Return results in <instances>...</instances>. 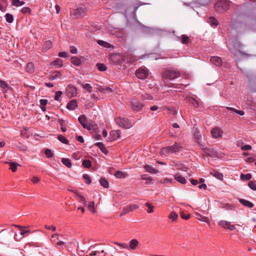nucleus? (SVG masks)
<instances>
[{
    "mask_svg": "<svg viewBox=\"0 0 256 256\" xmlns=\"http://www.w3.org/2000/svg\"><path fill=\"white\" fill-rule=\"evenodd\" d=\"M62 95V92L61 91H58L56 93V95L54 96V100H56L58 101L60 100V98Z\"/></svg>",
    "mask_w": 256,
    "mask_h": 256,
    "instance_id": "nucleus-54",
    "label": "nucleus"
},
{
    "mask_svg": "<svg viewBox=\"0 0 256 256\" xmlns=\"http://www.w3.org/2000/svg\"><path fill=\"white\" fill-rule=\"evenodd\" d=\"M210 61L216 66H220L222 64V60L218 56H212Z\"/></svg>",
    "mask_w": 256,
    "mask_h": 256,
    "instance_id": "nucleus-14",
    "label": "nucleus"
},
{
    "mask_svg": "<svg viewBox=\"0 0 256 256\" xmlns=\"http://www.w3.org/2000/svg\"><path fill=\"white\" fill-rule=\"evenodd\" d=\"M95 146H98L104 154H106L108 153V150L102 142H98L95 144Z\"/></svg>",
    "mask_w": 256,
    "mask_h": 256,
    "instance_id": "nucleus-23",
    "label": "nucleus"
},
{
    "mask_svg": "<svg viewBox=\"0 0 256 256\" xmlns=\"http://www.w3.org/2000/svg\"><path fill=\"white\" fill-rule=\"evenodd\" d=\"M22 12L24 14L29 13L30 12V10L28 8H24L22 10Z\"/></svg>",
    "mask_w": 256,
    "mask_h": 256,
    "instance_id": "nucleus-64",
    "label": "nucleus"
},
{
    "mask_svg": "<svg viewBox=\"0 0 256 256\" xmlns=\"http://www.w3.org/2000/svg\"><path fill=\"white\" fill-rule=\"evenodd\" d=\"M116 121V124L122 128H129L132 126L131 122L126 118H117Z\"/></svg>",
    "mask_w": 256,
    "mask_h": 256,
    "instance_id": "nucleus-5",
    "label": "nucleus"
},
{
    "mask_svg": "<svg viewBox=\"0 0 256 256\" xmlns=\"http://www.w3.org/2000/svg\"><path fill=\"white\" fill-rule=\"evenodd\" d=\"M58 140L63 144H68V140L62 135H59Z\"/></svg>",
    "mask_w": 256,
    "mask_h": 256,
    "instance_id": "nucleus-38",
    "label": "nucleus"
},
{
    "mask_svg": "<svg viewBox=\"0 0 256 256\" xmlns=\"http://www.w3.org/2000/svg\"><path fill=\"white\" fill-rule=\"evenodd\" d=\"M252 149V146L250 144H245L242 147L243 150H248Z\"/></svg>",
    "mask_w": 256,
    "mask_h": 256,
    "instance_id": "nucleus-58",
    "label": "nucleus"
},
{
    "mask_svg": "<svg viewBox=\"0 0 256 256\" xmlns=\"http://www.w3.org/2000/svg\"><path fill=\"white\" fill-rule=\"evenodd\" d=\"M80 202L82 203L84 206H86L87 202L84 197L83 196H80Z\"/></svg>",
    "mask_w": 256,
    "mask_h": 256,
    "instance_id": "nucleus-59",
    "label": "nucleus"
},
{
    "mask_svg": "<svg viewBox=\"0 0 256 256\" xmlns=\"http://www.w3.org/2000/svg\"><path fill=\"white\" fill-rule=\"evenodd\" d=\"M112 134L114 136V138L117 139L120 137V130L112 132Z\"/></svg>",
    "mask_w": 256,
    "mask_h": 256,
    "instance_id": "nucleus-50",
    "label": "nucleus"
},
{
    "mask_svg": "<svg viewBox=\"0 0 256 256\" xmlns=\"http://www.w3.org/2000/svg\"><path fill=\"white\" fill-rule=\"evenodd\" d=\"M96 124H90L89 122L88 124V128H86L85 129H86L88 130H94L96 129Z\"/></svg>",
    "mask_w": 256,
    "mask_h": 256,
    "instance_id": "nucleus-48",
    "label": "nucleus"
},
{
    "mask_svg": "<svg viewBox=\"0 0 256 256\" xmlns=\"http://www.w3.org/2000/svg\"><path fill=\"white\" fill-rule=\"evenodd\" d=\"M62 162L64 165H65L68 168H70L72 166L70 160L68 158H62Z\"/></svg>",
    "mask_w": 256,
    "mask_h": 256,
    "instance_id": "nucleus-31",
    "label": "nucleus"
},
{
    "mask_svg": "<svg viewBox=\"0 0 256 256\" xmlns=\"http://www.w3.org/2000/svg\"><path fill=\"white\" fill-rule=\"evenodd\" d=\"M139 206L136 204H132L126 206L124 207L120 213V216H122L130 212H132L138 209Z\"/></svg>",
    "mask_w": 256,
    "mask_h": 256,
    "instance_id": "nucleus-7",
    "label": "nucleus"
},
{
    "mask_svg": "<svg viewBox=\"0 0 256 256\" xmlns=\"http://www.w3.org/2000/svg\"><path fill=\"white\" fill-rule=\"evenodd\" d=\"M25 4L24 1H20V0H12V4L16 6H20L24 5Z\"/></svg>",
    "mask_w": 256,
    "mask_h": 256,
    "instance_id": "nucleus-27",
    "label": "nucleus"
},
{
    "mask_svg": "<svg viewBox=\"0 0 256 256\" xmlns=\"http://www.w3.org/2000/svg\"><path fill=\"white\" fill-rule=\"evenodd\" d=\"M0 88H2V92L6 93L10 88L8 84L4 80H0Z\"/></svg>",
    "mask_w": 256,
    "mask_h": 256,
    "instance_id": "nucleus-15",
    "label": "nucleus"
},
{
    "mask_svg": "<svg viewBox=\"0 0 256 256\" xmlns=\"http://www.w3.org/2000/svg\"><path fill=\"white\" fill-rule=\"evenodd\" d=\"M76 140L81 142V143H84V139L83 138L82 136H76Z\"/></svg>",
    "mask_w": 256,
    "mask_h": 256,
    "instance_id": "nucleus-63",
    "label": "nucleus"
},
{
    "mask_svg": "<svg viewBox=\"0 0 256 256\" xmlns=\"http://www.w3.org/2000/svg\"><path fill=\"white\" fill-rule=\"evenodd\" d=\"M58 56L60 57L65 58L68 56V53L64 52H60L58 54Z\"/></svg>",
    "mask_w": 256,
    "mask_h": 256,
    "instance_id": "nucleus-61",
    "label": "nucleus"
},
{
    "mask_svg": "<svg viewBox=\"0 0 256 256\" xmlns=\"http://www.w3.org/2000/svg\"><path fill=\"white\" fill-rule=\"evenodd\" d=\"M208 22L213 26H216L218 24V20L214 17H210L209 18Z\"/></svg>",
    "mask_w": 256,
    "mask_h": 256,
    "instance_id": "nucleus-29",
    "label": "nucleus"
},
{
    "mask_svg": "<svg viewBox=\"0 0 256 256\" xmlns=\"http://www.w3.org/2000/svg\"><path fill=\"white\" fill-rule=\"evenodd\" d=\"M98 44L100 46H103L104 47H108V46L110 44L107 42L103 41L102 40H98Z\"/></svg>",
    "mask_w": 256,
    "mask_h": 256,
    "instance_id": "nucleus-51",
    "label": "nucleus"
},
{
    "mask_svg": "<svg viewBox=\"0 0 256 256\" xmlns=\"http://www.w3.org/2000/svg\"><path fill=\"white\" fill-rule=\"evenodd\" d=\"M78 106L77 102L75 100H70L67 104L66 108L70 110H75Z\"/></svg>",
    "mask_w": 256,
    "mask_h": 256,
    "instance_id": "nucleus-13",
    "label": "nucleus"
},
{
    "mask_svg": "<svg viewBox=\"0 0 256 256\" xmlns=\"http://www.w3.org/2000/svg\"><path fill=\"white\" fill-rule=\"evenodd\" d=\"M190 102L192 104V105L196 108H198L199 106V103L198 102H197L194 98L190 100Z\"/></svg>",
    "mask_w": 256,
    "mask_h": 256,
    "instance_id": "nucleus-52",
    "label": "nucleus"
},
{
    "mask_svg": "<svg viewBox=\"0 0 256 256\" xmlns=\"http://www.w3.org/2000/svg\"><path fill=\"white\" fill-rule=\"evenodd\" d=\"M180 76V72L178 71L172 69H166L162 72V77L165 79L172 80Z\"/></svg>",
    "mask_w": 256,
    "mask_h": 256,
    "instance_id": "nucleus-2",
    "label": "nucleus"
},
{
    "mask_svg": "<svg viewBox=\"0 0 256 256\" xmlns=\"http://www.w3.org/2000/svg\"><path fill=\"white\" fill-rule=\"evenodd\" d=\"M212 137L214 138H218L222 136L223 130L219 127H214L211 130Z\"/></svg>",
    "mask_w": 256,
    "mask_h": 256,
    "instance_id": "nucleus-10",
    "label": "nucleus"
},
{
    "mask_svg": "<svg viewBox=\"0 0 256 256\" xmlns=\"http://www.w3.org/2000/svg\"><path fill=\"white\" fill-rule=\"evenodd\" d=\"M72 16L75 18H79L85 14V9L83 8H78L71 11Z\"/></svg>",
    "mask_w": 256,
    "mask_h": 256,
    "instance_id": "nucleus-6",
    "label": "nucleus"
},
{
    "mask_svg": "<svg viewBox=\"0 0 256 256\" xmlns=\"http://www.w3.org/2000/svg\"><path fill=\"white\" fill-rule=\"evenodd\" d=\"M210 174L218 180H222L223 178V174L220 172H211Z\"/></svg>",
    "mask_w": 256,
    "mask_h": 256,
    "instance_id": "nucleus-32",
    "label": "nucleus"
},
{
    "mask_svg": "<svg viewBox=\"0 0 256 256\" xmlns=\"http://www.w3.org/2000/svg\"><path fill=\"white\" fill-rule=\"evenodd\" d=\"M138 241L136 239H132L130 242V244H128V250H134L138 246Z\"/></svg>",
    "mask_w": 256,
    "mask_h": 256,
    "instance_id": "nucleus-20",
    "label": "nucleus"
},
{
    "mask_svg": "<svg viewBox=\"0 0 256 256\" xmlns=\"http://www.w3.org/2000/svg\"><path fill=\"white\" fill-rule=\"evenodd\" d=\"M248 186L250 189L252 190H253L256 191V182L252 181L250 182L248 184Z\"/></svg>",
    "mask_w": 256,
    "mask_h": 256,
    "instance_id": "nucleus-47",
    "label": "nucleus"
},
{
    "mask_svg": "<svg viewBox=\"0 0 256 256\" xmlns=\"http://www.w3.org/2000/svg\"><path fill=\"white\" fill-rule=\"evenodd\" d=\"M82 177L85 180L86 183L88 184H90L91 183V178L88 174H83Z\"/></svg>",
    "mask_w": 256,
    "mask_h": 256,
    "instance_id": "nucleus-41",
    "label": "nucleus"
},
{
    "mask_svg": "<svg viewBox=\"0 0 256 256\" xmlns=\"http://www.w3.org/2000/svg\"><path fill=\"white\" fill-rule=\"evenodd\" d=\"M218 224L222 228L228 229L231 222L226 220H222L218 222Z\"/></svg>",
    "mask_w": 256,
    "mask_h": 256,
    "instance_id": "nucleus-22",
    "label": "nucleus"
},
{
    "mask_svg": "<svg viewBox=\"0 0 256 256\" xmlns=\"http://www.w3.org/2000/svg\"><path fill=\"white\" fill-rule=\"evenodd\" d=\"M114 244L120 246V247H122L123 248L128 249V244H126L119 243L118 242H115Z\"/></svg>",
    "mask_w": 256,
    "mask_h": 256,
    "instance_id": "nucleus-49",
    "label": "nucleus"
},
{
    "mask_svg": "<svg viewBox=\"0 0 256 256\" xmlns=\"http://www.w3.org/2000/svg\"><path fill=\"white\" fill-rule=\"evenodd\" d=\"M82 88L86 90H87L88 92H91L92 91V87L89 84H86L82 86Z\"/></svg>",
    "mask_w": 256,
    "mask_h": 256,
    "instance_id": "nucleus-36",
    "label": "nucleus"
},
{
    "mask_svg": "<svg viewBox=\"0 0 256 256\" xmlns=\"http://www.w3.org/2000/svg\"><path fill=\"white\" fill-rule=\"evenodd\" d=\"M182 148V145L176 142L171 146L162 148L160 150V154L162 156H166L170 154L176 153L179 152Z\"/></svg>",
    "mask_w": 256,
    "mask_h": 256,
    "instance_id": "nucleus-1",
    "label": "nucleus"
},
{
    "mask_svg": "<svg viewBox=\"0 0 256 256\" xmlns=\"http://www.w3.org/2000/svg\"><path fill=\"white\" fill-rule=\"evenodd\" d=\"M66 92L67 96L70 98L76 96L77 94L76 88L72 86H68L66 89Z\"/></svg>",
    "mask_w": 256,
    "mask_h": 256,
    "instance_id": "nucleus-11",
    "label": "nucleus"
},
{
    "mask_svg": "<svg viewBox=\"0 0 256 256\" xmlns=\"http://www.w3.org/2000/svg\"><path fill=\"white\" fill-rule=\"evenodd\" d=\"M19 166V164L16 162H13L11 163V164L10 165V169L12 172H14L17 170V166Z\"/></svg>",
    "mask_w": 256,
    "mask_h": 256,
    "instance_id": "nucleus-43",
    "label": "nucleus"
},
{
    "mask_svg": "<svg viewBox=\"0 0 256 256\" xmlns=\"http://www.w3.org/2000/svg\"><path fill=\"white\" fill-rule=\"evenodd\" d=\"M180 216L182 218L187 220L190 218V215L188 214H185L184 212H181Z\"/></svg>",
    "mask_w": 256,
    "mask_h": 256,
    "instance_id": "nucleus-55",
    "label": "nucleus"
},
{
    "mask_svg": "<svg viewBox=\"0 0 256 256\" xmlns=\"http://www.w3.org/2000/svg\"><path fill=\"white\" fill-rule=\"evenodd\" d=\"M215 9L219 13H222L228 10L230 3L227 0H219L215 4Z\"/></svg>",
    "mask_w": 256,
    "mask_h": 256,
    "instance_id": "nucleus-3",
    "label": "nucleus"
},
{
    "mask_svg": "<svg viewBox=\"0 0 256 256\" xmlns=\"http://www.w3.org/2000/svg\"><path fill=\"white\" fill-rule=\"evenodd\" d=\"M96 67H97L98 69L100 71H101V72H104L106 70V66L103 64H100V63L97 64Z\"/></svg>",
    "mask_w": 256,
    "mask_h": 256,
    "instance_id": "nucleus-39",
    "label": "nucleus"
},
{
    "mask_svg": "<svg viewBox=\"0 0 256 256\" xmlns=\"http://www.w3.org/2000/svg\"><path fill=\"white\" fill-rule=\"evenodd\" d=\"M100 183L104 188H108L109 186L108 182L105 178H102L100 180Z\"/></svg>",
    "mask_w": 256,
    "mask_h": 256,
    "instance_id": "nucleus-28",
    "label": "nucleus"
},
{
    "mask_svg": "<svg viewBox=\"0 0 256 256\" xmlns=\"http://www.w3.org/2000/svg\"><path fill=\"white\" fill-rule=\"evenodd\" d=\"M141 178L144 180H146V184H149L152 180V178L148 174H143L141 176Z\"/></svg>",
    "mask_w": 256,
    "mask_h": 256,
    "instance_id": "nucleus-33",
    "label": "nucleus"
},
{
    "mask_svg": "<svg viewBox=\"0 0 256 256\" xmlns=\"http://www.w3.org/2000/svg\"><path fill=\"white\" fill-rule=\"evenodd\" d=\"M174 178L180 183L185 184L186 182V179L179 174H175Z\"/></svg>",
    "mask_w": 256,
    "mask_h": 256,
    "instance_id": "nucleus-19",
    "label": "nucleus"
},
{
    "mask_svg": "<svg viewBox=\"0 0 256 256\" xmlns=\"http://www.w3.org/2000/svg\"><path fill=\"white\" fill-rule=\"evenodd\" d=\"M145 206H147L148 208V210H147V212L148 213H152L154 212V206H152L151 204L146 202L145 204Z\"/></svg>",
    "mask_w": 256,
    "mask_h": 256,
    "instance_id": "nucleus-42",
    "label": "nucleus"
},
{
    "mask_svg": "<svg viewBox=\"0 0 256 256\" xmlns=\"http://www.w3.org/2000/svg\"><path fill=\"white\" fill-rule=\"evenodd\" d=\"M79 122L81 124L84 128H88V122L87 120L85 115H80L78 118Z\"/></svg>",
    "mask_w": 256,
    "mask_h": 256,
    "instance_id": "nucleus-12",
    "label": "nucleus"
},
{
    "mask_svg": "<svg viewBox=\"0 0 256 256\" xmlns=\"http://www.w3.org/2000/svg\"><path fill=\"white\" fill-rule=\"evenodd\" d=\"M144 168L147 172H150V174H154L158 173V172L157 169L153 168L152 166L148 165L144 166Z\"/></svg>",
    "mask_w": 256,
    "mask_h": 256,
    "instance_id": "nucleus-21",
    "label": "nucleus"
},
{
    "mask_svg": "<svg viewBox=\"0 0 256 256\" xmlns=\"http://www.w3.org/2000/svg\"><path fill=\"white\" fill-rule=\"evenodd\" d=\"M168 110L170 111L172 114H176L177 113V108L175 107L168 108Z\"/></svg>",
    "mask_w": 256,
    "mask_h": 256,
    "instance_id": "nucleus-53",
    "label": "nucleus"
},
{
    "mask_svg": "<svg viewBox=\"0 0 256 256\" xmlns=\"http://www.w3.org/2000/svg\"><path fill=\"white\" fill-rule=\"evenodd\" d=\"M82 166L86 168H90L92 166L91 162L88 160H84L82 161Z\"/></svg>",
    "mask_w": 256,
    "mask_h": 256,
    "instance_id": "nucleus-37",
    "label": "nucleus"
},
{
    "mask_svg": "<svg viewBox=\"0 0 256 256\" xmlns=\"http://www.w3.org/2000/svg\"><path fill=\"white\" fill-rule=\"evenodd\" d=\"M52 46V42L50 40H48L45 42L42 48L45 50H47L50 48Z\"/></svg>",
    "mask_w": 256,
    "mask_h": 256,
    "instance_id": "nucleus-30",
    "label": "nucleus"
},
{
    "mask_svg": "<svg viewBox=\"0 0 256 256\" xmlns=\"http://www.w3.org/2000/svg\"><path fill=\"white\" fill-rule=\"evenodd\" d=\"M48 100L46 99H42L40 100V103L42 106H45L48 104Z\"/></svg>",
    "mask_w": 256,
    "mask_h": 256,
    "instance_id": "nucleus-62",
    "label": "nucleus"
},
{
    "mask_svg": "<svg viewBox=\"0 0 256 256\" xmlns=\"http://www.w3.org/2000/svg\"><path fill=\"white\" fill-rule=\"evenodd\" d=\"M50 65L54 66L56 68H61L63 66V62L60 58H56V60L52 62Z\"/></svg>",
    "mask_w": 256,
    "mask_h": 256,
    "instance_id": "nucleus-17",
    "label": "nucleus"
},
{
    "mask_svg": "<svg viewBox=\"0 0 256 256\" xmlns=\"http://www.w3.org/2000/svg\"><path fill=\"white\" fill-rule=\"evenodd\" d=\"M178 217V215L176 212H172L168 216V218H170L172 219V220H176L177 219Z\"/></svg>",
    "mask_w": 256,
    "mask_h": 256,
    "instance_id": "nucleus-46",
    "label": "nucleus"
},
{
    "mask_svg": "<svg viewBox=\"0 0 256 256\" xmlns=\"http://www.w3.org/2000/svg\"><path fill=\"white\" fill-rule=\"evenodd\" d=\"M198 216H199V218H198V219L200 221L204 222H209V219L206 216H202L200 214H198Z\"/></svg>",
    "mask_w": 256,
    "mask_h": 256,
    "instance_id": "nucleus-45",
    "label": "nucleus"
},
{
    "mask_svg": "<svg viewBox=\"0 0 256 256\" xmlns=\"http://www.w3.org/2000/svg\"><path fill=\"white\" fill-rule=\"evenodd\" d=\"M70 52L72 54H76L78 52L77 48L74 46H70Z\"/></svg>",
    "mask_w": 256,
    "mask_h": 256,
    "instance_id": "nucleus-60",
    "label": "nucleus"
},
{
    "mask_svg": "<svg viewBox=\"0 0 256 256\" xmlns=\"http://www.w3.org/2000/svg\"><path fill=\"white\" fill-rule=\"evenodd\" d=\"M252 174H240V178L244 180H250L252 178Z\"/></svg>",
    "mask_w": 256,
    "mask_h": 256,
    "instance_id": "nucleus-34",
    "label": "nucleus"
},
{
    "mask_svg": "<svg viewBox=\"0 0 256 256\" xmlns=\"http://www.w3.org/2000/svg\"><path fill=\"white\" fill-rule=\"evenodd\" d=\"M88 208L90 211H91L92 212L94 213L95 212L94 202H90L88 204Z\"/></svg>",
    "mask_w": 256,
    "mask_h": 256,
    "instance_id": "nucleus-40",
    "label": "nucleus"
},
{
    "mask_svg": "<svg viewBox=\"0 0 256 256\" xmlns=\"http://www.w3.org/2000/svg\"><path fill=\"white\" fill-rule=\"evenodd\" d=\"M131 108L134 111L140 110L144 106V105L138 100L133 98L131 100Z\"/></svg>",
    "mask_w": 256,
    "mask_h": 256,
    "instance_id": "nucleus-8",
    "label": "nucleus"
},
{
    "mask_svg": "<svg viewBox=\"0 0 256 256\" xmlns=\"http://www.w3.org/2000/svg\"><path fill=\"white\" fill-rule=\"evenodd\" d=\"M189 37L185 34L182 36L181 42L183 44H186L188 42Z\"/></svg>",
    "mask_w": 256,
    "mask_h": 256,
    "instance_id": "nucleus-44",
    "label": "nucleus"
},
{
    "mask_svg": "<svg viewBox=\"0 0 256 256\" xmlns=\"http://www.w3.org/2000/svg\"><path fill=\"white\" fill-rule=\"evenodd\" d=\"M6 21L8 23H12L14 21L13 16L10 14H6L5 16Z\"/></svg>",
    "mask_w": 256,
    "mask_h": 256,
    "instance_id": "nucleus-35",
    "label": "nucleus"
},
{
    "mask_svg": "<svg viewBox=\"0 0 256 256\" xmlns=\"http://www.w3.org/2000/svg\"><path fill=\"white\" fill-rule=\"evenodd\" d=\"M110 60L115 64H118L124 60L123 56L120 54H112L110 56Z\"/></svg>",
    "mask_w": 256,
    "mask_h": 256,
    "instance_id": "nucleus-9",
    "label": "nucleus"
},
{
    "mask_svg": "<svg viewBox=\"0 0 256 256\" xmlns=\"http://www.w3.org/2000/svg\"><path fill=\"white\" fill-rule=\"evenodd\" d=\"M148 74L149 72L148 68L144 66L139 68L136 72L137 78L142 80L147 78Z\"/></svg>",
    "mask_w": 256,
    "mask_h": 256,
    "instance_id": "nucleus-4",
    "label": "nucleus"
},
{
    "mask_svg": "<svg viewBox=\"0 0 256 256\" xmlns=\"http://www.w3.org/2000/svg\"><path fill=\"white\" fill-rule=\"evenodd\" d=\"M239 202L244 206L248 208H252L254 204L242 198H238Z\"/></svg>",
    "mask_w": 256,
    "mask_h": 256,
    "instance_id": "nucleus-16",
    "label": "nucleus"
},
{
    "mask_svg": "<svg viewBox=\"0 0 256 256\" xmlns=\"http://www.w3.org/2000/svg\"><path fill=\"white\" fill-rule=\"evenodd\" d=\"M45 154L46 156L48 158L52 157L53 156L52 152L49 149H47L46 150Z\"/></svg>",
    "mask_w": 256,
    "mask_h": 256,
    "instance_id": "nucleus-57",
    "label": "nucleus"
},
{
    "mask_svg": "<svg viewBox=\"0 0 256 256\" xmlns=\"http://www.w3.org/2000/svg\"><path fill=\"white\" fill-rule=\"evenodd\" d=\"M26 70L28 72L32 73L34 70V64L32 62H28L27 64Z\"/></svg>",
    "mask_w": 256,
    "mask_h": 256,
    "instance_id": "nucleus-24",
    "label": "nucleus"
},
{
    "mask_svg": "<svg viewBox=\"0 0 256 256\" xmlns=\"http://www.w3.org/2000/svg\"><path fill=\"white\" fill-rule=\"evenodd\" d=\"M62 76V74L60 72L58 71H55L50 74L49 79L50 80H55L60 78Z\"/></svg>",
    "mask_w": 256,
    "mask_h": 256,
    "instance_id": "nucleus-18",
    "label": "nucleus"
},
{
    "mask_svg": "<svg viewBox=\"0 0 256 256\" xmlns=\"http://www.w3.org/2000/svg\"><path fill=\"white\" fill-rule=\"evenodd\" d=\"M114 176L117 178H126V174L125 172H122L121 171L118 170V171L116 172L114 174Z\"/></svg>",
    "mask_w": 256,
    "mask_h": 256,
    "instance_id": "nucleus-26",
    "label": "nucleus"
},
{
    "mask_svg": "<svg viewBox=\"0 0 256 256\" xmlns=\"http://www.w3.org/2000/svg\"><path fill=\"white\" fill-rule=\"evenodd\" d=\"M71 62L74 66H79L81 64V60L77 57L74 56L72 58Z\"/></svg>",
    "mask_w": 256,
    "mask_h": 256,
    "instance_id": "nucleus-25",
    "label": "nucleus"
},
{
    "mask_svg": "<svg viewBox=\"0 0 256 256\" xmlns=\"http://www.w3.org/2000/svg\"><path fill=\"white\" fill-rule=\"evenodd\" d=\"M142 98L143 100H151L152 99V96L148 94H142Z\"/></svg>",
    "mask_w": 256,
    "mask_h": 256,
    "instance_id": "nucleus-56",
    "label": "nucleus"
}]
</instances>
